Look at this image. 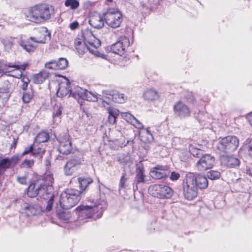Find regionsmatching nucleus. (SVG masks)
<instances>
[{"mask_svg": "<svg viewBox=\"0 0 252 252\" xmlns=\"http://www.w3.org/2000/svg\"><path fill=\"white\" fill-rule=\"evenodd\" d=\"M64 5L66 7H69L72 10H75L79 7L80 3L77 0H66Z\"/></svg>", "mask_w": 252, "mask_h": 252, "instance_id": "42", "label": "nucleus"}, {"mask_svg": "<svg viewBox=\"0 0 252 252\" xmlns=\"http://www.w3.org/2000/svg\"><path fill=\"white\" fill-rule=\"evenodd\" d=\"M180 177V174L177 172L173 171L171 173V175L170 176V179L171 181H177Z\"/></svg>", "mask_w": 252, "mask_h": 252, "instance_id": "53", "label": "nucleus"}, {"mask_svg": "<svg viewBox=\"0 0 252 252\" xmlns=\"http://www.w3.org/2000/svg\"><path fill=\"white\" fill-rule=\"evenodd\" d=\"M79 187L82 190H85L88 186L93 182V179L88 176H82L78 178Z\"/></svg>", "mask_w": 252, "mask_h": 252, "instance_id": "35", "label": "nucleus"}, {"mask_svg": "<svg viewBox=\"0 0 252 252\" xmlns=\"http://www.w3.org/2000/svg\"><path fill=\"white\" fill-rule=\"evenodd\" d=\"M127 99V97L123 93H121L117 91L112 92V100L116 103H124Z\"/></svg>", "mask_w": 252, "mask_h": 252, "instance_id": "34", "label": "nucleus"}, {"mask_svg": "<svg viewBox=\"0 0 252 252\" xmlns=\"http://www.w3.org/2000/svg\"><path fill=\"white\" fill-rule=\"evenodd\" d=\"M144 168L143 167L138 168V171L136 175V179L137 183H143L145 181V175L144 174Z\"/></svg>", "mask_w": 252, "mask_h": 252, "instance_id": "43", "label": "nucleus"}, {"mask_svg": "<svg viewBox=\"0 0 252 252\" xmlns=\"http://www.w3.org/2000/svg\"><path fill=\"white\" fill-rule=\"evenodd\" d=\"M32 151H33V145H31L29 147H27L25 148L24 152L22 153L21 155V157L24 156L27 154H31L32 155Z\"/></svg>", "mask_w": 252, "mask_h": 252, "instance_id": "52", "label": "nucleus"}, {"mask_svg": "<svg viewBox=\"0 0 252 252\" xmlns=\"http://www.w3.org/2000/svg\"><path fill=\"white\" fill-rule=\"evenodd\" d=\"M18 160V156H13L11 158H0V176L2 175L7 169L10 168L12 165H15L17 164Z\"/></svg>", "mask_w": 252, "mask_h": 252, "instance_id": "19", "label": "nucleus"}, {"mask_svg": "<svg viewBox=\"0 0 252 252\" xmlns=\"http://www.w3.org/2000/svg\"><path fill=\"white\" fill-rule=\"evenodd\" d=\"M127 182V179L126 178V174L124 173L122 176L120 183H119V189H125L126 187V182Z\"/></svg>", "mask_w": 252, "mask_h": 252, "instance_id": "50", "label": "nucleus"}, {"mask_svg": "<svg viewBox=\"0 0 252 252\" xmlns=\"http://www.w3.org/2000/svg\"><path fill=\"white\" fill-rule=\"evenodd\" d=\"M121 116L124 120L139 130L143 129L144 126L143 124L131 114L129 112H123L121 113Z\"/></svg>", "mask_w": 252, "mask_h": 252, "instance_id": "25", "label": "nucleus"}, {"mask_svg": "<svg viewBox=\"0 0 252 252\" xmlns=\"http://www.w3.org/2000/svg\"><path fill=\"white\" fill-rule=\"evenodd\" d=\"M49 76V73L43 70L40 73L35 74L33 77V81L35 84H40L42 83Z\"/></svg>", "mask_w": 252, "mask_h": 252, "instance_id": "32", "label": "nucleus"}, {"mask_svg": "<svg viewBox=\"0 0 252 252\" xmlns=\"http://www.w3.org/2000/svg\"><path fill=\"white\" fill-rule=\"evenodd\" d=\"M189 150L190 154L194 157H199L200 156H202V151L199 147L190 144Z\"/></svg>", "mask_w": 252, "mask_h": 252, "instance_id": "44", "label": "nucleus"}, {"mask_svg": "<svg viewBox=\"0 0 252 252\" xmlns=\"http://www.w3.org/2000/svg\"><path fill=\"white\" fill-rule=\"evenodd\" d=\"M58 140L59 143L58 146L59 152L63 155L69 154L72 150V148L69 136L67 134H64L60 136L58 139Z\"/></svg>", "mask_w": 252, "mask_h": 252, "instance_id": "14", "label": "nucleus"}, {"mask_svg": "<svg viewBox=\"0 0 252 252\" xmlns=\"http://www.w3.org/2000/svg\"><path fill=\"white\" fill-rule=\"evenodd\" d=\"M71 95L77 100L81 106L83 105L85 100L95 102L98 100L99 97L96 93L88 91L79 86L75 87L72 90Z\"/></svg>", "mask_w": 252, "mask_h": 252, "instance_id": "5", "label": "nucleus"}, {"mask_svg": "<svg viewBox=\"0 0 252 252\" xmlns=\"http://www.w3.org/2000/svg\"><path fill=\"white\" fill-rule=\"evenodd\" d=\"M81 192L77 189H69L62 192L60 196V203L61 207L69 209L75 205L81 199Z\"/></svg>", "mask_w": 252, "mask_h": 252, "instance_id": "4", "label": "nucleus"}, {"mask_svg": "<svg viewBox=\"0 0 252 252\" xmlns=\"http://www.w3.org/2000/svg\"><path fill=\"white\" fill-rule=\"evenodd\" d=\"M161 0H148V3L151 9L156 8L160 4Z\"/></svg>", "mask_w": 252, "mask_h": 252, "instance_id": "51", "label": "nucleus"}, {"mask_svg": "<svg viewBox=\"0 0 252 252\" xmlns=\"http://www.w3.org/2000/svg\"><path fill=\"white\" fill-rule=\"evenodd\" d=\"M247 119L250 123L251 125L252 126V112L251 113H250L248 116Z\"/></svg>", "mask_w": 252, "mask_h": 252, "instance_id": "56", "label": "nucleus"}, {"mask_svg": "<svg viewBox=\"0 0 252 252\" xmlns=\"http://www.w3.org/2000/svg\"><path fill=\"white\" fill-rule=\"evenodd\" d=\"M207 176L211 180H217L220 178V173L218 171L211 170L207 173Z\"/></svg>", "mask_w": 252, "mask_h": 252, "instance_id": "46", "label": "nucleus"}, {"mask_svg": "<svg viewBox=\"0 0 252 252\" xmlns=\"http://www.w3.org/2000/svg\"><path fill=\"white\" fill-rule=\"evenodd\" d=\"M15 39V38L12 37H7L2 40V43L6 50L8 51L12 48Z\"/></svg>", "mask_w": 252, "mask_h": 252, "instance_id": "41", "label": "nucleus"}, {"mask_svg": "<svg viewBox=\"0 0 252 252\" xmlns=\"http://www.w3.org/2000/svg\"><path fill=\"white\" fill-rule=\"evenodd\" d=\"M63 111V107L61 105H57L54 106L52 114L53 121L54 124L58 125L61 122Z\"/></svg>", "mask_w": 252, "mask_h": 252, "instance_id": "29", "label": "nucleus"}, {"mask_svg": "<svg viewBox=\"0 0 252 252\" xmlns=\"http://www.w3.org/2000/svg\"><path fill=\"white\" fill-rule=\"evenodd\" d=\"M86 201L88 204L81 205L75 210L78 218L80 220L88 218L96 220L101 218L107 206L106 201L92 197L87 198Z\"/></svg>", "mask_w": 252, "mask_h": 252, "instance_id": "2", "label": "nucleus"}, {"mask_svg": "<svg viewBox=\"0 0 252 252\" xmlns=\"http://www.w3.org/2000/svg\"><path fill=\"white\" fill-rule=\"evenodd\" d=\"M194 174L188 173L184 181V194L185 198L189 200L193 199L197 194V187L194 184Z\"/></svg>", "mask_w": 252, "mask_h": 252, "instance_id": "7", "label": "nucleus"}, {"mask_svg": "<svg viewBox=\"0 0 252 252\" xmlns=\"http://www.w3.org/2000/svg\"><path fill=\"white\" fill-rule=\"evenodd\" d=\"M139 135L141 138V140L144 142H150L154 139L153 134L149 128H147L144 130L140 131Z\"/></svg>", "mask_w": 252, "mask_h": 252, "instance_id": "36", "label": "nucleus"}, {"mask_svg": "<svg viewBox=\"0 0 252 252\" xmlns=\"http://www.w3.org/2000/svg\"><path fill=\"white\" fill-rule=\"evenodd\" d=\"M129 44V40L127 37L121 36L115 43L108 47V50L114 54L122 56L125 53L126 48Z\"/></svg>", "mask_w": 252, "mask_h": 252, "instance_id": "10", "label": "nucleus"}, {"mask_svg": "<svg viewBox=\"0 0 252 252\" xmlns=\"http://www.w3.org/2000/svg\"><path fill=\"white\" fill-rule=\"evenodd\" d=\"M79 26V24L77 21L73 22L70 24L69 27L72 30H75L77 29Z\"/></svg>", "mask_w": 252, "mask_h": 252, "instance_id": "55", "label": "nucleus"}, {"mask_svg": "<svg viewBox=\"0 0 252 252\" xmlns=\"http://www.w3.org/2000/svg\"><path fill=\"white\" fill-rule=\"evenodd\" d=\"M51 38V33L45 27L40 28L37 30V34L34 37H31L30 39L34 43H45Z\"/></svg>", "mask_w": 252, "mask_h": 252, "instance_id": "16", "label": "nucleus"}, {"mask_svg": "<svg viewBox=\"0 0 252 252\" xmlns=\"http://www.w3.org/2000/svg\"><path fill=\"white\" fill-rule=\"evenodd\" d=\"M143 97L145 99L152 101L158 98V94L156 90L150 89L144 92Z\"/></svg>", "mask_w": 252, "mask_h": 252, "instance_id": "37", "label": "nucleus"}, {"mask_svg": "<svg viewBox=\"0 0 252 252\" xmlns=\"http://www.w3.org/2000/svg\"><path fill=\"white\" fill-rule=\"evenodd\" d=\"M173 108L175 115L181 118H185L190 116V108L181 101L177 102L174 104Z\"/></svg>", "mask_w": 252, "mask_h": 252, "instance_id": "17", "label": "nucleus"}, {"mask_svg": "<svg viewBox=\"0 0 252 252\" xmlns=\"http://www.w3.org/2000/svg\"><path fill=\"white\" fill-rule=\"evenodd\" d=\"M75 47L77 52L80 55L84 54L86 51H89L92 54L96 55L97 52L94 49L87 44L84 41H82L80 38H76L74 42Z\"/></svg>", "mask_w": 252, "mask_h": 252, "instance_id": "20", "label": "nucleus"}, {"mask_svg": "<svg viewBox=\"0 0 252 252\" xmlns=\"http://www.w3.org/2000/svg\"><path fill=\"white\" fill-rule=\"evenodd\" d=\"M104 20L109 27L117 28L122 22V14L117 9H109L104 15Z\"/></svg>", "mask_w": 252, "mask_h": 252, "instance_id": "9", "label": "nucleus"}, {"mask_svg": "<svg viewBox=\"0 0 252 252\" xmlns=\"http://www.w3.org/2000/svg\"><path fill=\"white\" fill-rule=\"evenodd\" d=\"M53 182V175L46 173L42 178L34 181L29 186L27 190V194L30 197L38 196L41 199L47 200L46 210L48 211L52 209L54 201Z\"/></svg>", "mask_w": 252, "mask_h": 252, "instance_id": "1", "label": "nucleus"}, {"mask_svg": "<svg viewBox=\"0 0 252 252\" xmlns=\"http://www.w3.org/2000/svg\"><path fill=\"white\" fill-rule=\"evenodd\" d=\"M33 96V91L32 89L28 90L24 93L23 95V100L25 103H29L31 101Z\"/></svg>", "mask_w": 252, "mask_h": 252, "instance_id": "45", "label": "nucleus"}, {"mask_svg": "<svg viewBox=\"0 0 252 252\" xmlns=\"http://www.w3.org/2000/svg\"><path fill=\"white\" fill-rule=\"evenodd\" d=\"M6 65L9 67H13L15 68L18 72L17 74H12V76H14L16 78H21V81L23 82L22 88L23 90H26L28 85L30 82L29 78L26 75H24L22 73L21 70H25L28 65V64H19L14 63L12 64L11 63H9Z\"/></svg>", "mask_w": 252, "mask_h": 252, "instance_id": "13", "label": "nucleus"}, {"mask_svg": "<svg viewBox=\"0 0 252 252\" xmlns=\"http://www.w3.org/2000/svg\"><path fill=\"white\" fill-rule=\"evenodd\" d=\"M82 34L84 41L97 51V48L100 46V40L89 30L84 31Z\"/></svg>", "mask_w": 252, "mask_h": 252, "instance_id": "15", "label": "nucleus"}, {"mask_svg": "<svg viewBox=\"0 0 252 252\" xmlns=\"http://www.w3.org/2000/svg\"><path fill=\"white\" fill-rule=\"evenodd\" d=\"M33 145V151H32V156H37V155H40L42 156L45 153V149L41 147H37L36 148L35 146V143L32 145Z\"/></svg>", "mask_w": 252, "mask_h": 252, "instance_id": "47", "label": "nucleus"}, {"mask_svg": "<svg viewBox=\"0 0 252 252\" xmlns=\"http://www.w3.org/2000/svg\"><path fill=\"white\" fill-rule=\"evenodd\" d=\"M194 177L195 178L194 184L196 187L197 186L201 189H204L208 187V180L205 176L199 174L195 175L194 174Z\"/></svg>", "mask_w": 252, "mask_h": 252, "instance_id": "30", "label": "nucleus"}, {"mask_svg": "<svg viewBox=\"0 0 252 252\" xmlns=\"http://www.w3.org/2000/svg\"><path fill=\"white\" fill-rule=\"evenodd\" d=\"M11 84L8 80L3 81V86L0 87V101L2 103L7 101L10 96Z\"/></svg>", "mask_w": 252, "mask_h": 252, "instance_id": "23", "label": "nucleus"}, {"mask_svg": "<svg viewBox=\"0 0 252 252\" xmlns=\"http://www.w3.org/2000/svg\"><path fill=\"white\" fill-rule=\"evenodd\" d=\"M81 158H71L66 163L64 166V172L66 175H72L75 171V167L81 163Z\"/></svg>", "mask_w": 252, "mask_h": 252, "instance_id": "24", "label": "nucleus"}, {"mask_svg": "<svg viewBox=\"0 0 252 252\" xmlns=\"http://www.w3.org/2000/svg\"><path fill=\"white\" fill-rule=\"evenodd\" d=\"M32 41L30 38L26 40L21 39L18 40V43L24 50L30 53L35 51L37 47L35 43H32Z\"/></svg>", "mask_w": 252, "mask_h": 252, "instance_id": "28", "label": "nucleus"}, {"mask_svg": "<svg viewBox=\"0 0 252 252\" xmlns=\"http://www.w3.org/2000/svg\"><path fill=\"white\" fill-rule=\"evenodd\" d=\"M1 62L0 61V78L3 75V71L1 68Z\"/></svg>", "mask_w": 252, "mask_h": 252, "instance_id": "58", "label": "nucleus"}, {"mask_svg": "<svg viewBox=\"0 0 252 252\" xmlns=\"http://www.w3.org/2000/svg\"><path fill=\"white\" fill-rule=\"evenodd\" d=\"M195 117L198 122L203 126L210 123V118L206 112H199Z\"/></svg>", "mask_w": 252, "mask_h": 252, "instance_id": "38", "label": "nucleus"}, {"mask_svg": "<svg viewBox=\"0 0 252 252\" xmlns=\"http://www.w3.org/2000/svg\"><path fill=\"white\" fill-rule=\"evenodd\" d=\"M239 145V140L236 136L229 135L220 139L217 145L220 152L227 154L235 151Z\"/></svg>", "mask_w": 252, "mask_h": 252, "instance_id": "6", "label": "nucleus"}, {"mask_svg": "<svg viewBox=\"0 0 252 252\" xmlns=\"http://www.w3.org/2000/svg\"><path fill=\"white\" fill-rule=\"evenodd\" d=\"M89 24L95 29H99L104 26V20L103 17L97 13L92 14L89 18Z\"/></svg>", "mask_w": 252, "mask_h": 252, "instance_id": "26", "label": "nucleus"}, {"mask_svg": "<svg viewBox=\"0 0 252 252\" xmlns=\"http://www.w3.org/2000/svg\"><path fill=\"white\" fill-rule=\"evenodd\" d=\"M189 98H188V97H187V99H188V100L189 102H193V100H194V98H193V96H192V94H190V95H189Z\"/></svg>", "mask_w": 252, "mask_h": 252, "instance_id": "57", "label": "nucleus"}, {"mask_svg": "<svg viewBox=\"0 0 252 252\" xmlns=\"http://www.w3.org/2000/svg\"><path fill=\"white\" fill-rule=\"evenodd\" d=\"M54 14L53 6L43 3L31 7L25 13V18L30 22L40 24L50 19Z\"/></svg>", "mask_w": 252, "mask_h": 252, "instance_id": "3", "label": "nucleus"}, {"mask_svg": "<svg viewBox=\"0 0 252 252\" xmlns=\"http://www.w3.org/2000/svg\"><path fill=\"white\" fill-rule=\"evenodd\" d=\"M50 136L48 133L45 131L39 132L34 139V143H40L46 142L49 139Z\"/></svg>", "mask_w": 252, "mask_h": 252, "instance_id": "40", "label": "nucleus"}, {"mask_svg": "<svg viewBox=\"0 0 252 252\" xmlns=\"http://www.w3.org/2000/svg\"><path fill=\"white\" fill-rule=\"evenodd\" d=\"M113 91L103 90L102 91V95L98 94V96L99 97L98 99H102L103 105L104 107L105 106L104 103L108 104V103L107 102L105 99H112Z\"/></svg>", "mask_w": 252, "mask_h": 252, "instance_id": "39", "label": "nucleus"}, {"mask_svg": "<svg viewBox=\"0 0 252 252\" xmlns=\"http://www.w3.org/2000/svg\"><path fill=\"white\" fill-rule=\"evenodd\" d=\"M245 145L249 155L252 156V137L246 140Z\"/></svg>", "mask_w": 252, "mask_h": 252, "instance_id": "48", "label": "nucleus"}, {"mask_svg": "<svg viewBox=\"0 0 252 252\" xmlns=\"http://www.w3.org/2000/svg\"><path fill=\"white\" fill-rule=\"evenodd\" d=\"M57 95L60 97H63L67 95H71V84L69 80L65 77H63L58 82Z\"/></svg>", "mask_w": 252, "mask_h": 252, "instance_id": "12", "label": "nucleus"}, {"mask_svg": "<svg viewBox=\"0 0 252 252\" xmlns=\"http://www.w3.org/2000/svg\"><path fill=\"white\" fill-rule=\"evenodd\" d=\"M127 159H126V160H125L124 162H127Z\"/></svg>", "mask_w": 252, "mask_h": 252, "instance_id": "59", "label": "nucleus"}, {"mask_svg": "<svg viewBox=\"0 0 252 252\" xmlns=\"http://www.w3.org/2000/svg\"><path fill=\"white\" fill-rule=\"evenodd\" d=\"M150 193L159 198H169L173 195V190L169 187L163 184H155L149 188Z\"/></svg>", "mask_w": 252, "mask_h": 252, "instance_id": "8", "label": "nucleus"}, {"mask_svg": "<svg viewBox=\"0 0 252 252\" xmlns=\"http://www.w3.org/2000/svg\"><path fill=\"white\" fill-rule=\"evenodd\" d=\"M27 175H24V176L20 177L18 176L17 178V181L18 183L22 185H26L27 184Z\"/></svg>", "mask_w": 252, "mask_h": 252, "instance_id": "54", "label": "nucleus"}, {"mask_svg": "<svg viewBox=\"0 0 252 252\" xmlns=\"http://www.w3.org/2000/svg\"><path fill=\"white\" fill-rule=\"evenodd\" d=\"M169 174V168L166 166L158 165L150 171V175L153 178L160 179L167 177Z\"/></svg>", "mask_w": 252, "mask_h": 252, "instance_id": "18", "label": "nucleus"}, {"mask_svg": "<svg viewBox=\"0 0 252 252\" xmlns=\"http://www.w3.org/2000/svg\"><path fill=\"white\" fill-rule=\"evenodd\" d=\"M68 66V61L65 58H61L58 61L53 60L45 63L47 68L54 70H63Z\"/></svg>", "mask_w": 252, "mask_h": 252, "instance_id": "21", "label": "nucleus"}, {"mask_svg": "<svg viewBox=\"0 0 252 252\" xmlns=\"http://www.w3.org/2000/svg\"><path fill=\"white\" fill-rule=\"evenodd\" d=\"M220 160L222 165L230 168L237 167L240 164V159L232 156H222Z\"/></svg>", "mask_w": 252, "mask_h": 252, "instance_id": "22", "label": "nucleus"}, {"mask_svg": "<svg viewBox=\"0 0 252 252\" xmlns=\"http://www.w3.org/2000/svg\"><path fill=\"white\" fill-rule=\"evenodd\" d=\"M215 162V158L210 154L202 155L196 163V167L200 171L211 168Z\"/></svg>", "mask_w": 252, "mask_h": 252, "instance_id": "11", "label": "nucleus"}, {"mask_svg": "<svg viewBox=\"0 0 252 252\" xmlns=\"http://www.w3.org/2000/svg\"><path fill=\"white\" fill-rule=\"evenodd\" d=\"M108 115V123L111 125H114L116 123V119L119 115V111L114 107H108L107 109Z\"/></svg>", "mask_w": 252, "mask_h": 252, "instance_id": "33", "label": "nucleus"}, {"mask_svg": "<svg viewBox=\"0 0 252 252\" xmlns=\"http://www.w3.org/2000/svg\"><path fill=\"white\" fill-rule=\"evenodd\" d=\"M58 218L64 223H69L75 220L70 211H63L57 213Z\"/></svg>", "mask_w": 252, "mask_h": 252, "instance_id": "31", "label": "nucleus"}, {"mask_svg": "<svg viewBox=\"0 0 252 252\" xmlns=\"http://www.w3.org/2000/svg\"><path fill=\"white\" fill-rule=\"evenodd\" d=\"M24 213L28 216H33L41 214L42 209L38 204H27L24 209Z\"/></svg>", "mask_w": 252, "mask_h": 252, "instance_id": "27", "label": "nucleus"}, {"mask_svg": "<svg viewBox=\"0 0 252 252\" xmlns=\"http://www.w3.org/2000/svg\"><path fill=\"white\" fill-rule=\"evenodd\" d=\"M34 161L33 159H25L21 164L22 168H31L34 164Z\"/></svg>", "mask_w": 252, "mask_h": 252, "instance_id": "49", "label": "nucleus"}]
</instances>
